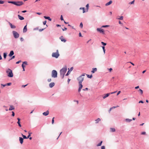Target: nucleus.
Wrapping results in <instances>:
<instances>
[{
  "mask_svg": "<svg viewBox=\"0 0 149 149\" xmlns=\"http://www.w3.org/2000/svg\"><path fill=\"white\" fill-rule=\"evenodd\" d=\"M52 77L55 78L57 77V72L55 70H53L52 72Z\"/></svg>",
  "mask_w": 149,
  "mask_h": 149,
  "instance_id": "obj_5",
  "label": "nucleus"
},
{
  "mask_svg": "<svg viewBox=\"0 0 149 149\" xmlns=\"http://www.w3.org/2000/svg\"><path fill=\"white\" fill-rule=\"evenodd\" d=\"M97 70V68H93L92 69V70L91 71V72L93 73H94Z\"/></svg>",
  "mask_w": 149,
  "mask_h": 149,
  "instance_id": "obj_20",
  "label": "nucleus"
},
{
  "mask_svg": "<svg viewBox=\"0 0 149 149\" xmlns=\"http://www.w3.org/2000/svg\"><path fill=\"white\" fill-rule=\"evenodd\" d=\"M67 29V28L65 27L64 28V29H62V30L63 31H64L65 30H66Z\"/></svg>",
  "mask_w": 149,
  "mask_h": 149,
  "instance_id": "obj_56",
  "label": "nucleus"
},
{
  "mask_svg": "<svg viewBox=\"0 0 149 149\" xmlns=\"http://www.w3.org/2000/svg\"><path fill=\"white\" fill-rule=\"evenodd\" d=\"M14 54V52L12 50L10 51L9 54V56L10 57L12 56Z\"/></svg>",
  "mask_w": 149,
  "mask_h": 149,
  "instance_id": "obj_17",
  "label": "nucleus"
},
{
  "mask_svg": "<svg viewBox=\"0 0 149 149\" xmlns=\"http://www.w3.org/2000/svg\"><path fill=\"white\" fill-rule=\"evenodd\" d=\"M23 138L22 137H19V141L21 144H22L23 142Z\"/></svg>",
  "mask_w": 149,
  "mask_h": 149,
  "instance_id": "obj_13",
  "label": "nucleus"
},
{
  "mask_svg": "<svg viewBox=\"0 0 149 149\" xmlns=\"http://www.w3.org/2000/svg\"><path fill=\"white\" fill-rule=\"evenodd\" d=\"M22 136L23 139H28V138H27L25 135H24L23 134H22Z\"/></svg>",
  "mask_w": 149,
  "mask_h": 149,
  "instance_id": "obj_27",
  "label": "nucleus"
},
{
  "mask_svg": "<svg viewBox=\"0 0 149 149\" xmlns=\"http://www.w3.org/2000/svg\"><path fill=\"white\" fill-rule=\"evenodd\" d=\"M139 91L140 92V94L141 95H142L143 94V90H142L140 89L139 90Z\"/></svg>",
  "mask_w": 149,
  "mask_h": 149,
  "instance_id": "obj_28",
  "label": "nucleus"
},
{
  "mask_svg": "<svg viewBox=\"0 0 149 149\" xmlns=\"http://www.w3.org/2000/svg\"><path fill=\"white\" fill-rule=\"evenodd\" d=\"M6 72L8 76L10 77H13V74L11 70L8 68L6 71Z\"/></svg>",
  "mask_w": 149,
  "mask_h": 149,
  "instance_id": "obj_3",
  "label": "nucleus"
},
{
  "mask_svg": "<svg viewBox=\"0 0 149 149\" xmlns=\"http://www.w3.org/2000/svg\"><path fill=\"white\" fill-rule=\"evenodd\" d=\"M17 123L18 124V125L19 127H21V125L20 123V122H17Z\"/></svg>",
  "mask_w": 149,
  "mask_h": 149,
  "instance_id": "obj_39",
  "label": "nucleus"
},
{
  "mask_svg": "<svg viewBox=\"0 0 149 149\" xmlns=\"http://www.w3.org/2000/svg\"><path fill=\"white\" fill-rule=\"evenodd\" d=\"M116 92H117V91H115L113 92L110 93H110V94H113L115 93H116Z\"/></svg>",
  "mask_w": 149,
  "mask_h": 149,
  "instance_id": "obj_60",
  "label": "nucleus"
},
{
  "mask_svg": "<svg viewBox=\"0 0 149 149\" xmlns=\"http://www.w3.org/2000/svg\"><path fill=\"white\" fill-rule=\"evenodd\" d=\"M85 73L83 74L77 78V79L79 81V83H82V82L83 81L84 78V77H82L85 76Z\"/></svg>",
  "mask_w": 149,
  "mask_h": 149,
  "instance_id": "obj_4",
  "label": "nucleus"
},
{
  "mask_svg": "<svg viewBox=\"0 0 149 149\" xmlns=\"http://www.w3.org/2000/svg\"><path fill=\"white\" fill-rule=\"evenodd\" d=\"M21 62V61L19 60V61H18L16 63V64H19Z\"/></svg>",
  "mask_w": 149,
  "mask_h": 149,
  "instance_id": "obj_53",
  "label": "nucleus"
},
{
  "mask_svg": "<svg viewBox=\"0 0 149 149\" xmlns=\"http://www.w3.org/2000/svg\"><path fill=\"white\" fill-rule=\"evenodd\" d=\"M44 18L45 19H48L49 21H51L52 20V19L50 17H49L45 16H44Z\"/></svg>",
  "mask_w": 149,
  "mask_h": 149,
  "instance_id": "obj_16",
  "label": "nucleus"
},
{
  "mask_svg": "<svg viewBox=\"0 0 149 149\" xmlns=\"http://www.w3.org/2000/svg\"><path fill=\"white\" fill-rule=\"evenodd\" d=\"M59 56V54L58 53V50H56V52L53 53L52 54V56L53 57H55L56 58H57Z\"/></svg>",
  "mask_w": 149,
  "mask_h": 149,
  "instance_id": "obj_6",
  "label": "nucleus"
},
{
  "mask_svg": "<svg viewBox=\"0 0 149 149\" xmlns=\"http://www.w3.org/2000/svg\"><path fill=\"white\" fill-rule=\"evenodd\" d=\"M83 24L82 22H81L80 24V27L81 28H82V27H83Z\"/></svg>",
  "mask_w": 149,
  "mask_h": 149,
  "instance_id": "obj_41",
  "label": "nucleus"
},
{
  "mask_svg": "<svg viewBox=\"0 0 149 149\" xmlns=\"http://www.w3.org/2000/svg\"><path fill=\"white\" fill-rule=\"evenodd\" d=\"M55 85V83L54 82H51L49 84V87L52 88Z\"/></svg>",
  "mask_w": 149,
  "mask_h": 149,
  "instance_id": "obj_11",
  "label": "nucleus"
},
{
  "mask_svg": "<svg viewBox=\"0 0 149 149\" xmlns=\"http://www.w3.org/2000/svg\"><path fill=\"white\" fill-rule=\"evenodd\" d=\"M20 40L21 41H23L24 40V39L22 37L20 38Z\"/></svg>",
  "mask_w": 149,
  "mask_h": 149,
  "instance_id": "obj_63",
  "label": "nucleus"
},
{
  "mask_svg": "<svg viewBox=\"0 0 149 149\" xmlns=\"http://www.w3.org/2000/svg\"><path fill=\"white\" fill-rule=\"evenodd\" d=\"M23 64H25L26 65H27V62L26 61H24L23 62Z\"/></svg>",
  "mask_w": 149,
  "mask_h": 149,
  "instance_id": "obj_47",
  "label": "nucleus"
},
{
  "mask_svg": "<svg viewBox=\"0 0 149 149\" xmlns=\"http://www.w3.org/2000/svg\"><path fill=\"white\" fill-rule=\"evenodd\" d=\"M101 149H105V147L104 146H102L101 147Z\"/></svg>",
  "mask_w": 149,
  "mask_h": 149,
  "instance_id": "obj_54",
  "label": "nucleus"
},
{
  "mask_svg": "<svg viewBox=\"0 0 149 149\" xmlns=\"http://www.w3.org/2000/svg\"><path fill=\"white\" fill-rule=\"evenodd\" d=\"M86 75L87 77L88 78H91L92 77V74H91L90 75L89 74H86Z\"/></svg>",
  "mask_w": 149,
  "mask_h": 149,
  "instance_id": "obj_26",
  "label": "nucleus"
},
{
  "mask_svg": "<svg viewBox=\"0 0 149 149\" xmlns=\"http://www.w3.org/2000/svg\"><path fill=\"white\" fill-rule=\"evenodd\" d=\"M54 117H53L52 119V124H53L54 123Z\"/></svg>",
  "mask_w": 149,
  "mask_h": 149,
  "instance_id": "obj_49",
  "label": "nucleus"
},
{
  "mask_svg": "<svg viewBox=\"0 0 149 149\" xmlns=\"http://www.w3.org/2000/svg\"><path fill=\"white\" fill-rule=\"evenodd\" d=\"M4 1H1V0L0 1V4H3L4 3Z\"/></svg>",
  "mask_w": 149,
  "mask_h": 149,
  "instance_id": "obj_46",
  "label": "nucleus"
},
{
  "mask_svg": "<svg viewBox=\"0 0 149 149\" xmlns=\"http://www.w3.org/2000/svg\"><path fill=\"white\" fill-rule=\"evenodd\" d=\"M132 119H129L128 118H127L125 119V121L127 122H130L132 121Z\"/></svg>",
  "mask_w": 149,
  "mask_h": 149,
  "instance_id": "obj_25",
  "label": "nucleus"
},
{
  "mask_svg": "<svg viewBox=\"0 0 149 149\" xmlns=\"http://www.w3.org/2000/svg\"><path fill=\"white\" fill-rule=\"evenodd\" d=\"M8 23L9 25L10 26L11 28L12 29H15L16 28V26L14 25H13L12 23L9 22Z\"/></svg>",
  "mask_w": 149,
  "mask_h": 149,
  "instance_id": "obj_9",
  "label": "nucleus"
},
{
  "mask_svg": "<svg viewBox=\"0 0 149 149\" xmlns=\"http://www.w3.org/2000/svg\"><path fill=\"white\" fill-rule=\"evenodd\" d=\"M123 16H121L119 17V18H117L119 20H123Z\"/></svg>",
  "mask_w": 149,
  "mask_h": 149,
  "instance_id": "obj_32",
  "label": "nucleus"
},
{
  "mask_svg": "<svg viewBox=\"0 0 149 149\" xmlns=\"http://www.w3.org/2000/svg\"><path fill=\"white\" fill-rule=\"evenodd\" d=\"M81 8H82V9L83 10V13H84L85 12V9H84V8H80V9H81Z\"/></svg>",
  "mask_w": 149,
  "mask_h": 149,
  "instance_id": "obj_38",
  "label": "nucleus"
},
{
  "mask_svg": "<svg viewBox=\"0 0 149 149\" xmlns=\"http://www.w3.org/2000/svg\"><path fill=\"white\" fill-rule=\"evenodd\" d=\"M97 31L101 33L104 34V31L103 29L98 28L97 29Z\"/></svg>",
  "mask_w": 149,
  "mask_h": 149,
  "instance_id": "obj_8",
  "label": "nucleus"
},
{
  "mask_svg": "<svg viewBox=\"0 0 149 149\" xmlns=\"http://www.w3.org/2000/svg\"><path fill=\"white\" fill-rule=\"evenodd\" d=\"M49 112L48 110H47L45 112H44L42 113L43 115L45 116H47L49 114Z\"/></svg>",
  "mask_w": 149,
  "mask_h": 149,
  "instance_id": "obj_10",
  "label": "nucleus"
},
{
  "mask_svg": "<svg viewBox=\"0 0 149 149\" xmlns=\"http://www.w3.org/2000/svg\"><path fill=\"white\" fill-rule=\"evenodd\" d=\"M109 26V25H103V26H102V28L107 27H108Z\"/></svg>",
  "mask_w": 149,
  "mask_h": 149,
  "instance_id": "obj_36",
  "label": "nucleus"
},
{
  "mask_svg": "<svg viewBox=\"0 0 149 149\" xmlns=\"http://www.w3.org/2000/svg\"><path fill=\"white\" fill-rule=\"evenodd\" d=\"M7 53H3V57L4 59H6L7 56Z\"/></svg>",
  "mask_w": 149,
  "mask_h": 149,
  "instance_id": "obj_29",
  "label": "nucleus"
},
{
  "mask_svg": "<svg viewBox=\"0 0 149 149\" xmlns=\"http://www.w3.org/2000/svg\"><path fill=\"white\" fill-rule=\"evenodd\" d=\"M12 33L15 38H19V35L17 32L15 31H13L12 32Z\"/></svg>",
  "mask_w": 149,
  "mask_h": 149,
  "instance_id": "obj_7",
  "label": "nucleus"
},
{
  "mask_svg": "<svg viewBox=\"0 0 149 149\" xmlns=\"http://www.w3.org/2000/svg\"><path fill=\"white\" fill-rule=\"evenodd\" d=\"M102 141H101L97 145V146H101V145H102Z\"/></svg>",
  "mask_w": 149,
  "mask_h": 149,
  "instance_id": "obj_30",
  "label": "nucleus"
},
{
  "mask_svg": "<svg viewBox=\"0 0 149 149\" xmlns=\"http://www.w3.org/2000/svg\"><path fill=\"white\" fill-rule=\"evenodd\" d=\"M73 67H72L70 68V69L68 71H70V72H71L73 70Z\"/></svg>",
  "mask_w": 149,
  "mask_h": 149,
  "instance_id": "obj_37",
  "label": "nucleus"
},
{
  "mask_svg": "<svg viewBox=\"0 0 149 149\" xmlns=\"http://www.w3.org/2000/svg\"><path fill=\"white\" fill-rule=\"evenodd\" d=\"M45 28H43V29H39V31L40 32L42 31H43L44 29H45Z\"/></svg>",
  "mask_w": 149,
  "mask_h": 149,
  "instance_id": "obj_44",
  "label": "nucleus"
},
{
  "mask_svg": "<svg viewBox=\"0 0 149 149\" xmlns=\"http://www.w3.org/2000/svg\"><path fill=\"white\" fill-rule=\"evenodd\" d=\"M9 3H12L17 6H20L23 5V2L22 1H18L15 2L14 1H8Z\"/></svg>",
  "mask_w": 149,
  "mask_h": 149,
  "instance_id": "obj_2",
  "label": "nucleus"
},
{
  "mask_svg": "<svg viewBox=\"0 0 149 149\" xmlns=\"http://www.w3.org/2000/svg\"><path fill=\"white\" fill-rule=\"evenodd\" d=\"M88 88H86L85 89H83V90H84V91H87V90H88Z\"/></svg>",
  "mask_w": 149,
  "mask_h": 149,
  "instance_id": "obj_62",
  "label": "nucleus"
},
{
  "mask_svg": "<svg viewBox=\"0 0 149 149\" xmlns=\"http://www.w3.org/2000/svg\"><path fill=\"white\" fill-rule=\"evenodd\" d=\"M52 80V79H47V81L48 82H50Z\"/></svg>",
  "mask_w": 149,
  "mask_h": 149,
  "instance_id": "obj_55",
  "label": "nucleus"
},
{
  "mask_svg": "<svg viewBox=\"0 0 149 149\" xmlns=\"http://www.w3.org/2000/svg\"><path fill=\"white\" fill-rule=\"evenodd\" d=\"M119 107V106H116V107L114 106V107H111V108H112V109H114V108H115L117 107Z\"/></svg>",
  "mask_w": 149,
  "mask_h": 149,
  "instance_id": "obj_57",
  "label": "nucleus"
},
{
  "mask_svg": "<svg viewBox=\"0 0 149 149\" xmlns=\"http://www.w3.org/2000/svg\"><path fill=\"white\" fill-rule=\"evenodd\" d=\"M134 0H133V1L130 2L129 4H134Z\"/></svg>",
  "mask_w": 149,
  "mask_h": 149,
  "instance_id": "obj_43",
  "label": "nucleus"
},
{
  "mask_svg": "<svg viewBox=\"0 0 149 149\" xmlns=\"http://www.w3.org/2000/svg\"><path fill=\"white\" fill-rule=\"evenodd\" d=\"M31 134H32V133L29 132V135L27 136V138H29V137H30V136H31Z\"/></svg>",
  "mask_w": 149,
  "mask_h": 149,
  "instance_id": "obj_35",
  "label": "nucleus"
},
{
  "mask_svg": "<svg viewBox=\"0 0 149 149\" xmlns=\"http://www.w3.org/2000/svg\"><path fill=\"white\" fill-rule=\"evenodd\" d=\"M139 103H144L142 101V100H140V101L139 102Z\"/></svg>",
  "mask_w": 149,
  "mask_h": 149,
  "instance_id": "obj_58",
  "label": "nucleus"
},
{
  "mask_svg": "<svg viewBox=\"0 0 149 149\" xmlns=\"http://www.w3.org/2000/svg\"><path fill=\"white\" fill-rule=\"evenodd\" d=\"M12 116H15V113H14V112L12 111Z\"/></svg>",
  "mask_w": 149,
  "mask_h": 149,
  "instance_id": "obj_50",
  "label": "nucleus"
},
{
  "mask_svg": "<svg viewBox=\"0 0 149 149\" xmlns=\"http://www.w3.org/2000/svg\"><path fill=\"white\" fill-rule=\"evenodd\" d=\"M146 134V132H141V134Z\"/></svg>",
  "mask_w": 149,
  "mask_h": 149,
  "instance_id": "obj_59",
  "label": "nucleus"
},
{
  "mask_svg": "<svg viewBox=\"0 0 149 149\" xmlns=\"http://www.w3.org/2000/svg\"><path fill=\"white\" fill-rule=\"evenodd\" d=\"M88 7H89V4H87L86 6V8L87 9H88Z\"/></svg>",
  "mask_w": 149,
  "mask_h": 149,
  "instance_id": "obj_61",
  "label": "nucleus"
},
{
  "mask_svg": "<svg viewBox=\"0 0 149 149\" xmlns=\"http://www.w3.org/2000/svg\"><path fill=\"white\" fill-rule=\"evenodd\" d=\"M67 70L66 66L63 67L62 69L60 70V76L62 79L64 78L65 74L66 73Z\"/></svg>",
  "mask_w": 149,
  "mask_h": 149,
  "instance_id": "obj_1",
  "label": "nucleus"
},
{
  "mask_svg": "<svg viewBox=\"0 0 149 149\" xmlns=\"http://www.w3.org/2000/svg\"><path fill=\"white\" fill-rule=\"evenodd\" d=\"M1 86H3V87H2V88H3V87H4L6 86V84H1Z\"/></svg>",
  "mask_w": 149,
  "mask_h": 149,
  "instance_id": "obj_51",
  "label": "nucleus"
},
{
  "mask_svg": "<svg viewBox=\"0 0 149 149\" xmlns=\"http://www.w3.org/2000/svg\"><path fill=\"white\" fill-rule=\"evenodd\" d=\"M110 131L112 132H114L116 131L115 129L114 128H110Z\"/></svg>",
  "mask_w": 149,
  "mask_h": 149,
  "instance_id": "obj_23",
  "label": "nucleus"
},
{
  "mask_svg": "<svg viewBox=\"0 0 149 149\" xmlns=\"http://www.w3.org/2000/svg\"><path fill=\"white\" fill-rule=\"evenodd\" d=\"M28 85V84H27L26 85H22V88H24L26 86H27V85Z\"/></svg>",
  "mask_w": 149,
  "mask_h": 149,
  "instance_id": "obj_52",
  "label": "nucleus"
},
{
  "mask_svg": "<svg viewBox=\"0 0 149 149\" xmlns=\"http://www.w3.org/2000/svg\"><path fill=\"white\" fill-rule=\"evenodd\" d=\"M6 84V86H9L12 84V83H8Z\"/></svg>",
  "mask_w": 149,
  "mask_h": 149,
  "instance_id": "obj_40",
  "label": "nucleus"
},
{
  "mask_svg": "<svg viewBox=\"0 0 149 149\" xmlns=\"http://www.w3.org/2000/svg\"><path fill=\"white\" fill-rule=\"evenodd\" d=\"M110 95V93H109L104 94V95L103 97V98L104 99H105L107 97H108Z\"/></svg>",
  "mask_w": 149,
  "mask_h": 149,
  "instance_id": "obj_12",
  "label": "nucleus"
},
{
  "mask_svg": "<svg viewBox=\"0 0 149 149\" xmlns=\"http://www.w3.org/2000/svg\"><path fill=\"white\" fill-rule=\"evenodd\" d=\"M120 92L121 91H118L117 94V95H118L120 93Z\"/></svg>",
  "mask_w": 149,
  "mask_h": 149,
  "instance_id": "obj_64",
  "label": "nucleus"
},
{
  "mask_svg": "<svg viewBox=\"0 0 149 149\" xmlns=\"http://www.w3.org/2000/svg\"><path fill=\"white\" fill-rule=\"evenodd\" d=\"M102 47V49L103 50V52H104V54H105V47L104 46H103Z\"/></svg>",
  "mask_w": 149,
  "mask_h": 149,
  "instance_id": "obj_31",
  "label": "nucleus"
},
{
  "mask_svg": "<svg viewBox=\"0 0 149 149\" xmlns=\"http://www.w3.org/2000/svg\"><path fill=\"white\" fill-rule=\"evenodd\" d=\"M63 36H61L59 38L60 40H61L62 42H66V40L65 39H63Z\"/></svg>",
  "mask_w": 149,
  "mask_h": 149,
  "instance_id": "obj_14",
  "label": "nucleus"
},
{
  "mask_svg": "<svg viewBox=\"0 0 149 149\" xmlns=\"http://www.w3.org/2000/svg\"><path fill=\"white\" fill-rule=\"evenodd\" d=\"M46 22H47L46 20H45V21L43 22V25H45L46 24Z\"/></svg>",
  "mask_w": 149,
  "mask_h": 149,
  "instance_id": "obj_48",
  "label": "nucleus"
},
{
  "mask_svg": "<svg viewBox=\"0 0 149 149\" xmlns=\"http://www.w3.org/2000/svg\"><path fill=\"white\" fill-rule=\"evenodd\" d=\"M70 71H68L67 74H65V76H68L70 74Z\"/></svg>",
  "mask_w": 149,
  "mask_h": 149,
  "instance_id": "obj_34",
  "label": "nucleus"
},
{
  "mask_svg": "<svg viewBox=\"0 0 149 149\" xmlns=\"http://www.w3.org/2000/svg\"><path fill=\"white\" fill-rule=\"evenodd\" d=\"M60 19H61V20L62 21V20H64V19H63V16H62V15H61V17H60Z\"/></svg>",
  "mask_w": 149,
  "mask_h": 149,
  "instance_id": "obj_42",
  "label": "nucleus"
},
{
  "mask_svg": "<svg viewBox=\"0 0 149 149\" xmlns=\"http://www.w3.org/2000/svg\"><path fill=\"white\" fill-rule=\"evenodd\" d=\"M10 107L9 108V110L10 111H12L15 109V108L13 106V105H10Z\"/></svg>",
  "mask_w": 149,
  "mask_h": 149,
  "instance_id": "obj_21",
  "label": "nucleus"
},
{
  "mask_svg": "<svg viewBox=\"0 0 149 149\" xmlns=\"http://www.w3.org/2000/svg\"><path fill=\"white\" fill-rule=\"evenodd\" d=\"M15 58V56H12V57H11V58L9 60V61H10V60H11V59H13L14 58Z\"/></svg>",
  "mask_w": 149,
  "mask_h": 149,
  "instance_id": "obj_45",
  "label": "nucleus"
},
{
  "mask_svg": "<svg viewBox=\"0 0 149 149\" xmlns=\"http://www.w3.org/2000/svg\"><path fill=\"white\" fill-rule=\"evenodd\" d=\"M79 88L81 89L83 87L82 83H79Z\"/></svg>",
  "mask_w": 149,
  "mask_h": 149,
  "instance_id": "obj_24",
  "label": "nucleus"
},
{
  "mask_svg": "<svg viewBox=\"0 0 149 149\" xmlns=\"http://www.w3.org/2000/svg\"><path fill=\"white\" fill-rule=\"evenodd\" d=\"M100 120H101L99 118H98L97 119L95 120V123L96 124L98 123L100 121Z\"/></svg>",
  "mask_w": 149,
  "mask_h": 149,
  "instance_id": "obj_22",
  "label": "nucleus"
},
{
  "mask_svg": "<svg viewBox=\"0 0 149 149\" xmlns=\"http://www.w3.org/2000/svg\"><path fill=\"white\" fill-rule=\"evenodd\" d=\"M18 17L19 18V19H20V20H23L24 19V18L23 17H22L19 15H18Z\"/></svg>",
  "mask_w": 149,
  "mask_h": 149,
  "instance_id": "obj_18",
  "label": "nucleus"
},
{
  "mask_svg": "<svg viewBox=\"0 0 149 149\" xmlns=\"http://www.w3.org/2000/svg\"><path fill=\"white\" fill-rule=\"evenodd\" d=\"M101 44H102V45H103V46H104L106 45H107V44H106V43H104V42H101Z\"/></svg>",
  "mask_w": 149,
  "mask_h": 149,
  "instance_id": "obj_33",
  "label": "nucleus"
},
{
  "mask_svg": "<svg viewBox=\"0 0 149 149\" xmlns=\"http://www.w3.org/2000/svg\"><path fill=\"white\" fill-rule=\"evenodd\" d=\"M112 3V1L111 0L109 1V2H107L105 4L106 6H108L110 5Z\"/></svg>",
  "mask_w": 149,
  "mask_h": 149,
  "instance_id": "obj_19",
  "label": "nucleus"
},
{
  "mask_svg": "<svg viewBox=\"0 0 149 149\" xmlns=\"http://www.w3.org/2000/svg\"><path fill=\"white\" fill-rule=\"evenodd\" d=\"M26 26L27 25H26L24 26L23 31V33H25L27 31Z\"/></svg>",
  "mask_w": 149,
  "mask_h": 149,
  "instance_id": "obj_15",
  "label": "nucleus"
}]
</instances>
